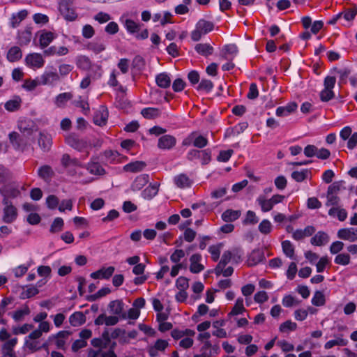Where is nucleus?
I'll return each mask as SVG.
<instances>
[{"label": "nucleus", "mask_w": 357, "mask_h": 357, "mask_svg": "<svg viewBox=\"0 0 357 357\" xmlns=\"http://www.w3.org/2000/svg\"><path fill=\"white\" fill-rule=\"evenodd\" d=\"M272 225L269 220H264L259 225V230L264 234H268L271 231Z\"/></svg>", "instance_id": "4d7b16f0"}, {"label": "nucleus", "mask_w": 357, "mask_h": 357, "mask_svg": "<svg viewBox=\"0 0 357 357\" xmlns=\"http://www.w3.org/2000/svg\"><path fill=\"white\" fill-rule=\"evenodd\" d=\"M31 29L27 27L24 31L19 33V40L20 45H26L29 43L31 39Z\"/></svg>", "instance_id": "e433bc0d"}, {"label": "nucleus", "mask_w": 357, "mask_h": 357, "mask_svg": "<svg viewBox=\"0 0 357 357\" xmlns=\"http://www.w3.org/2000/svg\"><path fill=\"white\" fill-rule=\"evenodd\" d=\"M60 77L56 72H45L40 77V82L43 85L53 84L59 80Z\"/></svg>", "instance_id": "6ab92c4d"}, {"label": "nucleus", "mask_w": 357, "mask_h": 357, "mask_svg": "<svg viewBox=\"0 0 357 357\" xmlns=\"http://www.w3.org/2000/svg\"><path fill=\"white\" fill-rule=\"evenodd\" d=\"M238 53V47L234 44H229L226 45L222 53V57L226 60H232L228 56L229 55H236Z\"/></svg>", "instance_id": "f704fd0d"}, {"label": "nucleus", "mask_w": 357, "mask_h": 357, "mask_svg": "<svg viewBox=\"0 0 357 357\" xmlns=\"http://www.w3.org/2000/svg\"><path fill=\"white\" fill-rule=\"evenodd\" d=\"M259 221L258 218L256 216V214L252 211H248L246 214V218L243 220L244 225H255Z\"/></svg>", "instance_id": "6e6d98bb"}, {"label": "nucleus", "mask_w": 357, "mask_h": 357, "mask_svg": "<svg viewBox=\"0 0 357 357\" xmlns=\"http://www.w3.org/2000/svg\"><path fill=\"white\" fill-rule=\"evenodd\" d=\"M350 262V256L348 254H339L335 257V263L340 265H347Z\"/></svg>", "instance_id": "052dcab7"}, {"label": "nucleus", "mask_w": 357, "mask_h": 357, "mask_svg": "<svg viewBox=\"0 0 357 357\" xmlns=\"http://www.w3.org/2000/svg\"><path fill=\"white\" fill-rule=\"evenodd\" d=\"M26 63L28 66L41 68L44 64V60L42 55L38 53L29 54L25 58Z\"/></svg>", "instance_id": "ddd939ff"}, {"label": "nucleus", "mask_w": 357, "mask_h": 357, "mask_svg": "<svg viewBox=\"0 0 357 357\" xmlns=\"http://www.w3.org/2000/svg\"><path fill=\"white\" fill-rule=\"evenodd\" d=\"M297 328V324L294 322H292L291 320H287L280 324L279 330L282 333H285L287 331H295Z\"/></svg>", "instance_id": "09e8293b"}, {"label": "nucleus", "mask_w": 357, "mask_h": 357, "mask_svg": "<svg viewBox=\"0 0 357 357\" xmlns=\"http://www.w3.org/2000/svg\"><path fill=\"white\" fill-rule=\"evenodd\" d=\"M141 114L147 119H154L160 115V109L155 107L144 108L141 111Z\"/></svg>", "instance_id": "473e14b6"}, {"label": "nucleus", "mask_w": 357, "mask_h": 357, "mask_svg": "<svg viewBox=\"0 0 357 357\" xmlns=\"http://www.w3.org/2000/svg\"><path fill=\"white\" fill-rule=\"evenodd\" d=\"M189 280L183 276L179 277L176 282V286L179 290H186L189 287Z\"/></svg>", "instance_id": "680f3d73"}, {"label": "nucleus", "mask_w": 357, "mask_h": 357, "mask_svg": "<svg viewBox=\"0 0 357 357\" xmlns=\"http://www.w3.org/2000/svg\"><path fill=\"white\" fill-rule=\"evenodd\" d=\"M333 70L337 72L340 75V84H345L347 82V77L351 74V70L348 68L338 69L335 67Z\"/></svg>", "instance_id": "de8ad7c7"}, {"label": "nucleus", "mask_w": 357, "mask_h": 357, "mask_svg": "<svg viewBox=\"0 0 357 357\" xmlns=\"http://www.w3.org/2000/svg\"><path fill=\"white\" fill-rule=\"evenodd\" d=\"M348 344V340L343 339L340 337H337L335 340H329L327 342L324 347L326 349H331L334 346L338 345V346H346Z\"/></svg>", "instance_id": "a18cd8bd"}, {"label": "nucleus", "mask_w": 357, "mask_h": 357, "mask_svg": "<svg viewBox=\"0 0 357 357\" xmlns=\"http://www.w3.org/2000/svg\"><path fill=\"white\" fill-rule=\"evenodd\" d=\"M87 169L92 174L103 175L105 174L104 168L98 162H89L87 165Z\"/></svg>", "instance_id": "c9c22d12"}, {"label": "nucleus", "mask_w": 357, "mask_h": 357, "mask_svg": "<svg viewBox=\"0 0 357 357\" xmlns=\"http://www.w3.org/2000/svg\"><path fill=\"white\" fill-rule=\"evenodd\" d=\"M38 144L43 152L50 151L52 144V136L48 133L40 132L38 139Z\"/></svg>", "instance_id": "1a4fd4ad"}, {"label": "nucleus", "mask_w": 357, "mask_h": 357, "mask_svg": "<svg viewBox=\"0 0 357 357\" xmlns=\"http://www.w3.org/2000/svg\"><path fill=\"white\" fill-rule=\"evenodd\" d=\"M76 64L77 67L82 70H89L91 68V61L86 56H79L77 58Z\"/></svg>", "instance_id": "a19ab883"}, {"label": "nucleus", "mask_w": 357, "mask_h": 357, "mask_svg": "<svg viewBox=\"0 0 357 357\" xmlns=\"http://www.w3.org/2000/svg\"><path fill=\"white\" fill-rule=\"evenodd\" d=\"M0 194L3 197L2 203L7 204L11 203L10 199H14L20 196V191L17 188L5 185L0 188Z\"/></svg>", "instance_id": "39448f33"}, {"label": "nucleus", "mask_w": 357, "mask_h": 357, "mask_svg": "<svg viewBox=\"0 0 357 357\" xmlns=\"http://www.w3.org/2000/svg\"><path fill=\"white\" fill-rule=\"evenodd\" d=\"M284 199V196L280 195H275L269 199H266L264 196L260 195L257 198V202L263 212H268L273 208L274 205L281 203Z\"/></svg>", "instance_id": "f03ea898"}, {"label": "nucleus", "mask_w": 357, "mask_h": 357, "mask_svg": "<svg viewBox=\"0 0 357 357\" xmlns=\"http://www.w3.org/2000/svg\"><path fill=\"white\" fill-rule=\"evenodd\" d=\"M69 322L73 326H79L86 322V317L82 312H75L70 316Z\"/></svg>", "instance_id": "b1692460"}, {"label": "nucleus", "mask_w": 357, "mask_h": 357, "mask_svg": "<svg viewBox=\"0 0 357 357\" xmlns=\"http://www.w3.org/2000/svg\"><path fill=\"white\" fill-rule=\"evenodd\" d=\"M88 49L93 51L96 54H98L105 50V47L102 43L92 42L89 43Z\"/></svg>", "instance_id": "0e129e2a"}, {"label": "nucleus", "mask_w": 357, "mask_h": 357, "mask_svg": "<svg viewBox=\"0 0 357 357\" xmlns=\"http://www.w3.org/2000/svg\"><path fill=\"white\" fill-rule=\"evenodd\" d=\"M196 28L205 35L214 29V24L210 21L201 19L196 24Z\"/></svg>", "instance_id": "cd10ccee"}, {"label": "nucleus", "mask_w": 357, "mask_h": 357, "mask_svg": "<svg viewBox=\"0 0 357 357\" xmlns=\"http://www.w3.org/2000/svg\"><path fill=\"white\" fill-rule=\"evenodd\" d=\"M146 166V164L144 161H135L127 164L123 169L126 172H138L143 170Z\"/></svg>", "instance_id": "bb28decb"}, {"label": "nucleus", "mask_w": 357, "mask_h": 357, "mask_svg": "<svg viewBox=\"0 0 357 357\" xmlns=\"http://www.w3.org/2000/svg\"><path fill=\"white\" fill-rule=\"evenodd\" d=\"M174 183L179 188H185L190 187L192 185V181L185 174H180L174 178Z\"/></svg>", "instance_id": "412c9836"}, {"label": "nucleus", "mask_w": 357, "mask_h": 357, "mask_svg": "<svg viewBox=\"0 0 357 357\" xmlns=\"http://www.w3.org/2000/svg\"><path fill=\"white\" fill-rule=\"evenodd\" d=\"M187 159L190 161L200 159L202 165H207L211 160V151L208 149L204 150L192 149L188 153Z\"/></svg>", "instance_id": "7ed1b4c3"}, {"label": "nucleus", "mask_w": 357, "mask_h": 357, "mask_svg": "<svg viewBox=\"0 0 357 357\" xmlns=\"http://www.w3.org/2000/svg\"><path fill=\"white\" fill-rule=\"evenodd\" d=\"M213 87V82L209 79H202L200 83L197 87L198 91H205L206 92H209Z\"/></svg>", "instance_id": "5fc2aeb1"}, {"label": "nucleus", "mask_w": 357, "mask_h": 357, "mask_svg": "<svg viewBox=\"0 0 357 357\" xmlns=\"http://www.w3.org/2000/svg\"><path fill=\"white\" fill-rule=\"evenodd\" d=\"M109 112L105 106H100L93 116V123L99 126H103L107 123Z\"/></svg>", "instance_id": "423d86ee"}, {"label": "nucleus", "mask_w": 357, "mask_h": 357, "mask_svg": "<svg viewBox=\"0 0 357 357\" xmlns=\"http://www.w3.org/2000/svg\"><path fill=\"white\" fill-rule=\"evenodd\" d=\"M176 143V138L170 135H165L158 139V146L161 149H171Z\"/></svg>", "instance_id": "f8f14e48"}, {"label": "nucleus", "mask_w": 357, "mask_h": 357, "mask_svg": "<svg viewBox=\"0 0 357 357\" xmlns=\"http://www.w3.org/2000/svg\"><path fill=\"white\" fill-rule=\"evenodd\" d=\"M282 248L284 254L291 259L295 260L296 256L294 253V247L293 244L288 240L282 242Z\"/></svg>", "instance_id": "2f4dec72"}, {"label": "nucleus", "mask_w": 357, "mask_h": 357, "mask_svg": "<svg viewBox=\"0 0 357 357\" xmlns=\"http://www.w3.org/2000/svg\"><path fill=\"white\" fill-rule=\"evenodd\" d=\"M195 51L204 56H208L211 55L213 53V47L208 43H198L195 47Z\"/></svg>", "instance_id": "4be33fe9"}, {"label": "nucleus", "mask_w": 357, "mask_h": 357, "mask_svg": "<svg viewBox=\"0 0 357 357\" xmlns=\"http://www.w3.org/2000/svg\"><path fill=\"white\" fill-rule=\"evenodd\" d=\"M115 268L114 266L102 268L97 271L91 273L90 276L93 279H109L114 273Z\"/></svg>", "instance_id": "2eb2a0df"}, {"label": "nucleus", "mask_w": 357, "mask_h": 357, "mask_svg": "<svg viewBox=\"0 0 357 357\" xmlns=\"http://www.w3.org/2000/svg\"><path fill=\"white\" fill-rule=\"evenodd\" d=\"M108 309L110 313L119 316L121 319H125L126 318V314L123 312V303L122 301L115 300L109 302Z\"/></svg>", "instance_id": "0eeeda50"}, {"label": "nucleus", "mask_w": 357, "mask_h": 357, "mask_svg": "<svg viewBox=\"0 0 357 357\" xmlns=\"http://www.w3.org/2000/svg\"><path fill=\"white\" fill-rule=\"evenodd\" d=\"M245 311V309L243 306V300L241 298H238L236 301V303L233 307L231 311L229 313V316H234L242 314L243 312Z\"/></svg>", "instance_id": "4c0bfd02"}, {"label": "nucleus", "mask_w": 357, "mask_h": 357, "mask_svg": "<svg viewBox=\"0 0 357 357\" xmlns=\"http://www.w3.org/2000/svg\"><path fill=\"white\" fill-rule=\"evenodd\" d=\"M325 303L326 299L323 292L316 291L312 298V303L315 306H323Z\"/></svg>", "instance_id": "c03bdc74"}, {"label": "nucleus", "mask_w": 357, "mask_h": 357, "mask_svg": "<svg viewBox=\"0 0 357 357\" xmlns=\"http://www.w3.org/2000/svg\"><path fill=\"white\" fill-rule=\"evenodd\" d=\"M241 215V211L238 210L227 209L222 214V218L224 221L233 222L237 220Z\"/></svg>", "instance_id": "7c9ffc66"}, {"label": "nucleus", "mask_w": 357, "mask_h": 357, "mask_svg": "<svg viewBox=\"0 0 357 357\" xmlns=\"http://www.w3.org/2000/svg\"><path fill=\"white\" fill-rule=\"evenodd\" d=\"M21 99L17 97L14 100H10L5 103V108L9 112H14L20 107Z\"/></svg>", "instance_id": "37998d69"}, {"label": "nucleus", "mask_w": 357, "mask_h": 357, "mask_svg": "<svg viewBox=\"0 0 357 357\" xmlns=\"http://www.w3.org/2000/svg\"><path fill=\"white\" fill-rule=\"evenodd\" d=\"M95 33L94 29L90 24H86L82 28V36L84 38L89 39L93 36Z\"/></svg>", "instance_id": "774afa93"}, {"label": "nucleus", "mask_w": 357, "mask_h": 357, "mask_svg": "<svg viewBox=\"0 0 357 357\" xmlns=\"http://www.w3.org/2000/svg\"><path fill=\"white\" fill-rule=\"evenodd\" d=\"M17 342V339L15 337L9 340L3 344L2 349L5 356L17 357L15 353L13 351V347L16 345Z\"/></svg>", "instance_id": "aec40b11"}, {"label": "nucleus", "mask_w": 357, "mask_h": 357, "mask_svg": "<svg viewBox=\"0 0 357 357\" xmlns=\"http://www.w3.org/2000/svg\"><path fill=\"white\" fill-rule=\"evenodd\" d=\"M125 26L127 31L130 33H137L140 29V25L130 19H127L125 21Z\"/></svg>", "instance_id": "8fccbe9b"}, {"label": "nucleus", "mask_w": 357, "mask_h": 357, "mask_svg": "<svg viewBox=\"0 0 357 357\" xmlns=\"http://www.w3.org/2000/svg\"><path fill=\"white\" fill-rule=\"evenodd\" d=\"M329 237L324 231H318L310 240L312 245L321 246L328 242Z\"/></svg>", "instance_id": "393cba45"}, {"label": "nucleus", "mask_w": 357, "mask_h": 357, "mask_svg": "<svg viewBox=\"0 0 357 357\" xmlns=\"http://www.w3.org/2000/svg\"><path fill=\"white\" fill-rule=\"evenodd\" d=\"M22 56V53L19 47H12L7 53V59L10 62H15L20 60Z\"/></svg>", "instance_id": "c756f323"}, {"label": "nucleus", "mask_w": 357, "mask_h": 357, "mask_svg": "<svg viewBox=\"0 0 357 357\" xmlns=\"http://www.w3.org/2000/svg\"><path fill=\"white\" fill-rule=\"evenodd\" d=\"M186 84L185 82L181 78L176 79L172 84V89L175 92L182 91Z\"/></svg>", "instance_id": "69168bd1"}, {"label": "nucleus", "mask_w": 357, "mask_h": 357, "mask_svg": "<svg viewBox=\"0 0 357 357\" xmlns=\"http://www.w3.org/2000/svg\"><path fill=\"white\" fill-rule=\"evenodd\" d=\"M54 35L51 31H45L40 36L39 43L42 48L47 47L50 43L54 40Z\"/></svg>", "instance_id": "72a5a7b5"}, {"label": "nucleus", "mask_w": 357, "mask_h": 357, "mask_svg": "<svg viewBox=\"0 0 357 357\" xmlns=\"http://www.w3.org/2000/svg\"><path fill=\"white\" fill-rule=\"evenodd\" d=\"M327 201L326 202V206H338L340 202V198L337 195L326 194Z\"/></svg>", "instance_id": "864d4df0"}, {"label": "nucleus", "mask_w": 357, "mask_h": 357, "mask_svg": "<svg viewBox=\"0 0 357 357\" xmlns=\"http://www.w3.org/2000/svg\"><path fill=\"white\" fill-rule=\"evenodd\" d=\"M222 245V243H220L217 245H211L209 247L208 252L211 253V258L214 261H217L218 260Z\"/></svg>", "instance_id": "49530a36"}, {"label": "nucleus", "mask_w": 357, "mask_h": 357, "mask_svg": "<svg viewBox=\"0 0 357 357\" xmlns=\"http://www.w3.org/2000/svg\"><path fill=\"white\" fill-rule=\"evenodd\" d=\"M201 259L202 256L200 254H194L190 257V271L191 273H199L204 269V265L199 263Z\"/></svg>", "instance_id": "4468645a"}, {"label": "nucleus", "mask_w": 357, "mask_h": 357, "mask_svg": "<svg viewBox=\"0 0 357 357\" xmlns=\"http://www.w3.org/2000/svg\"><path fill=\"white\" fill-rule=\"evenodd\" d=\"M73 97V95L70 93H63L58 95L56 98V104L58 106H61L64 104L68 100H70Z\"/></svg>", "instance_id": "bf43d9fd"}, {"label": "nucleus", "mask_w": 357, "mask_h": 357, "mask_svg": "<svg viewBox=\"0 0 357 357\" xmlns=\"http://www.w3.org/2000/svg\"><path fill=\"white\" fill-rule=\"evenodd\" d=\"M132 66L134 68L142 70L145 66V61L141 56L137 55L133 59Z\"/></svg>", "instance_id": "13d9d810"}, {"label": "nucleus", "mask_w": 357, "mask_h": 357, "mask_svg": "<svg viewBox=\"0 0 357 357\" xmlns=\"http://www.w3.org/2000/svg\"><path fill=\"white\" fill-rule=\"evenodd\" d=\"M334 97L333 90L324 89L320 92V99L323 102H328Z\"/></svg>", "instance_id": "338daca9"}, {"label": "nucleus", "mask_w": 357, "mask_h": 357, "mask_svg": "<svg viewBox=\"0 0 357 357\" xmlns=\"http://www.w3.org/2000/svg\"><path fill=\"white\" fill-rule=\"evenodd\" d=\"M149 176L147 174H141L135 179L132 184V190H140L148 182Z\"/></svg>", "instance_id": "5701e85b"}, {"label": "nucleus", "mask_w": 357, "mask_h": 357, "mask_svg": "<svg viewBox=\"0 0 357 357\" xmlns=\"http://www.w3.org/2000/svg\"><path fill=\"white\" fill-rule=\"evenodd\" d=\"M208 144V139L202 136L198 135L197 132H194L193 146L198 149H203Z\"/></svg>", "instance_id": "ea45409f"}, {"label": "nucleus", "mask_w": 357, "mask_h": 357, "mask_svg": "<svg viewBox=\"0 0 357 357\" xmlns=\"http://www.w3.org/2000/svg\"><path fill=\"white\" fill-rule=\"evenodd\" d=\"M26 287L27 288L26 289H24V287H23V291L20 294V299L29 298L39 293L38 289L35 287L26 286Z\"/></svg>", "instance_id": "58836bf2"}, {"label": "nucleus", "mask_w": 357, "mask_h": 357, "mask_svg": "<svg viewBox=\"0 0 357 357\" xmlns=\"http://www.w3.org/2000/svg\"><path fill=\"white\" fill-rule=\"evenodd\" d=\"M264 259V255L261 250H255L250 255L247 263L249 266H253Z\"/></svg>", "instance_id": "f3484780"}, {"label": "nucleus", "mask_w": 357, "mask_h": 357, "mask_svg": "<svg viewBox=\"0 0 357 357\" xmlns=\"http://www.w3.org/2000/svg\"><path fill=\"white\" fill-rule=\"evenodd\" d=\"M59 11L63 17L68 21H74L77 17L70 0H62L60 2Z\"/></svg>", "instance_id": "20e7f679"}, {"label": "nucleus", "mask_w": 357, "mask_h": 357, "mask_svg": "<svg viewBox=\"0 0 357 357\" xmlns=\"http://www.w3.org/2000/svg\"><path fill=\"white\" fill-rule=\"evenodd\" d=\"M155 82L159 87L163 89L169 87L171 84V79L165 73L158 74L155 77Z\"/></svg>", "instance_id": "c85d7f7f"}, {"label": "nucleus", "mask_w": 357, "mask_h": 357, "mask_svg": "<svg viewBox=\"0 0 357 357\" xmlns=\"http://www.w3.org/2000/svg\"><path fill=\"white\" fill-rule=\"evenodd\" d=\"M337 236L340 239L354 242L357 240V229L353 227L340 229L337 231Z\"/></svg>", "instance_id": "6e6552de"}, {"label": "nucleus", "mask_w": 357, "mask_h": 357, "mask_svg": "<svg viewBox=\"0 0 357 357\" xmlns=\"http://www.w3.org/2000/svg\"><path fill=\"white\" fill-rule=\"evenodd\" d=\"M159 184L158 183H150L142 192V197L144 199H153L158 192Z\"/></svg>", "instance_id": "a211bd4d"}, {"label": "nucleus", "mask_w": 357, "mask_h": 357, "mask_svg": "<svg viewBox=\"0 0 357 357\" xmlns=\"http://www.w3.org/2000/svg\"><path fill=\"white\" fill-rule=\"evenodd\" d=\"M65 142L68 146L78 151H82L89 146L86 139L79 137L75 132L68 134L65 138Z\"/></svg>", "instance_id": "f257e3e1"}, {"label": "nucleus", "mask_w": 357, "mask_h": 357, "mask_svg": "<svg viewBox=\"0 0 357 357\" xmlns=\"http://www.w3.org/2000/svg\"><path fill=\"white\" fill-rule=\"evenodd\" d=\"M4 205L3 220L6 223H11L17 218V209L12 203Z\"/></svg>", "instance_id": "9d476101"}, {"label": "nucleus", "mask_w": 357, "mask_h": 357, "mask_svg": "<svg viewBox=\"0 0 357 357\" xmlns=\"http://www.w3.org/2000/svg\"><path fill=\"white\" fill-rule=\"evenodd\" d=\"M55 175L51 166L44 165L38 169V176L45 182H49Z\"/></svg>", "instance_id": "dca6fc26"}, {"label": "nucleus", "mask_w": 357, "mask_h": 357, "mask_svg": "<svg viewBox=\"0 0 357 357\" xmlns=\"http://www.w3.org/2000/svg\"><path fill=\"white\" fill-rule=\"evenodd\" d=\"M59 203L58 197L55 195H49L46 199L47 206L50 209H55Z\"/></svg>", "instance_id": "e2e57ef3"}, {"label": "nucleus", "mask_w": 357, "mask_h": 357, "mask_svg": "<svg viewBox=\"0 0 357 357\" xmlns=\"http://www.w3.org/2000/svg\"><path fill=\"white\" fill-rule=\"evenodd\" d=\"M310 171L307 169H303L302 171H294L291 173V178L296 182H302L305 180Z\"/></svg>", "instance_id": "79ce46f5"}, {"label": "nucleus", "mask_w": 357, "mask_h": 357, "mask_svg": "<svg viewBox=\"0 0 357 357\" xmlns=\"http://www.w3.org/2000/svg\"><path fill=\"white\" fill-rule=\"evenodd\" d=\"M18 128L22 132L26 135H31L38 130L37 125L30 119L21 121L19 123Z\"/></svg>", "instance_id": "9b49d317"}, {"label": "nucleus", "mask_w": 357, "mask_h": 357, "mask_svg": "<svg viewBox=\"0 0 357 357\" xmlns=\"http://www.w3.org/2000/svg\"><path fill=\"white\" fill-rule=\"evenodd\" d=\"M344 183L343 181H335L330 185L328 188L327 193L337 195L342 190V185Z\"/></svg>", "instance_id": "603ef678"}, {"label": "nucleus", "mask_w": 357, "mask_h": 357, "mask_svg": "<svg viewBox=\"0 0 357 357\" xmlns=\"http://www.w3.org/2000/svg\"><path fill=\"white\" fill-rule=\"evenodd\" d=\"M63 227V220L61 218H56L51 225L50 231L51 233L59 232L62 230Z\"/></svg>", "instance_id": "3c124183"}, {"label": "nucleus", "mask_w": 357, "mask_h": 357, "mask_svg": "<svg viewBox=\"0 0 357 357\" xmlns=\"http://www.w3.org/2000/svg\"><path fill=\"white\" fill-rule=\"evenodd\" d=\"M61 165L67 169L70 166L82 167V165L77 158H71L69 154L64 153L61 159Z\"/></svg>", "instance_id": "a878e982"}]
</instances>
